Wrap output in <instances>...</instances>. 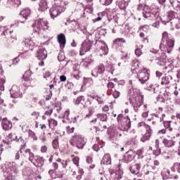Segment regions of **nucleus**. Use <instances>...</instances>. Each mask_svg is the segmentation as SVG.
<instances>
[{"instance_id": "obj_11", "label": "nucleus", "mask_w": 180, "mask_h": 180, "mask_svg": "<svg viewBox=\"0 0 180 180\" xmlns=\"http://www.w3.org/2000/svg\"><path fill=\"white\" fill-rule=\"evenodd\" d=\"M91 47L92 42L89 39L84 40V42L82 44V47L80 49V56H84L85 53H87V51H89V50H91Z\"/></svg>"}, {"instance_id": "obj_36", "label": "nucleus", "mask_w": 180, "mask_h": 180, "mask_svg": "<svg viewBox=\"0 0 180 180\" xmlns=\"http://www.w3.org/2000/svg\"><path fill=\"white\" fill-rule=\"evenodd\" d=\"M120 9L122 11H126V8H127V2L126 1H120L117 2Z\"/></svg>"}, {"instance_id": "obj_10", "label": "nucleus", "mask_w": 180, "mask_h": 180, "mask_svg": "<svg viewBox=\"0 0 180 180\" xmlns=\"http://www.w3.org/2000/svg\"><path fill=\"white\" fill-rule=\"evenodd\" d=\"M139 81L143 84H146L148 79H150V74L147 68H143L141 70H139V72L137 75Z\"/></svg>"}, {"instance_id": "obj_17", "label": "nucleus", "mask_w": 180, "mask_h": 180, "mask_svg": "<svg viewBox=\"0 0 180 180\" xmlns=\"http://www.w3.org/2000/svg\"><path fill=\"white\" fill-rule=\"evenodd\" d=\"M23 46L29 50H33V48L36 46V43L32 39V38H26L22 42Z\"/></svg>"}, {"instance_id": "obj_33", "label": "nucleus", "mask_w": 180, "mask_h": 180, "mask_svg": "<svg viewBox=\"0 0 180 180\" xmlns=\"http://www.w3.org/2000/svg\"><path fill=\"white\" fill-rule=\"evenodd\" d=\"M139 64H140V63L137 60H134V61H132L131 71H132L133 74H134V72H137V70H139Z\"/></svg>"}, {"instance_id": "obj_62", "label": "nucleus", "mask_w": 180, "mask_h": 180, "mask_svg": "<svg viewBox=\"0 0 180 180\" xmlns=\"http://www.w3.org/2000/svg\"><path fill=\"white\" fill-rule=\"evenodd\" d=\"M31 115L34 116L35 119H39V117L40 116V112L34 111L31 114Z\"/></svg>"}, {"instance_id": "obj_61", "label": "nucleus", "mask_w": 180, "mask_h": 180, "mask_svg": "<svg viewBox=\"0 0 180 180\" xmlns=\"http://www.w3.org/2000/svg\"><path fill=\"white\" fill-rule=\"evenodd\" d=\"M112 96H113V98H115V99H117V98H119V96H120V92H119L117 91H115L112 93Z\"/></svg>"}, {"instance_id": "obj_4", "label": "nucleus", "mask_w": 180, "mask_h": 180, "mask_svg": "<svg viewBox=\"0 0 180 180\" xmlns=\"http://www.w3.org/2000/svg\"><path fill=\"white\" fill-rule=\"evenodd\" d=\"M117 119L119 123V130H121V131H127L129 129H130L131 122L129 117H124L122 115L120 114Z\"/></svg>"}, {"instance_id": "obj_24", "label": "nucleus", "mask_w": 180, "mask_h": 180, "mask_svg": "<svg viewBox=\"0 0 180 180\" xmlns=\"http://www.w3.org/2000/svg\"><path fill=\"white\" fill-rule=\"evenodd\" d=\"M58 41L61 49H64V47H65V43H66L65 35L64 34H58Z\"/></svg>"}, {"instance_id": "obj_2", "label": "nucleus", "mask_w": 180, "mask_h": 180, "mask_svg": "<svg viewBox=\"0 0 180 180\" xmlns=\"http://www.w3.org/2000/svg\"><path fill=\"white\" fill-rule=\"evenodd\" d=\"M168 37V33L167 32L162 33V39L160 45V49L162 52L160 58H157L158 62L157 64L160 67L165 65V61H167V53L171 54L172 50H174V46L175 42L173 39H167Z\"/></svg>"}, {"instance_id": "obj_6", "label": "nucleus", "mask_w": 180, "mask_h": 180, "mask_svg": "<svg viewBox=\"0 0 180 180\" xmlns=\"http://www.w3.org/2000/svg\"><path fill=\"white\" fill-rule=\"evenodd\" d=\"M49 22L44 19H38L35 20L34 24L32 25L34 32L35 33H40V30H47L49 29Z\"/></svg>"}, {"instance_id": "obj_23", "label": "nucleus", "mask_w": 180, "mask_h": 180, "mask_svg": "<svg viewBox=\"0 0 180 180\" xmlns=\"http://www.w3.org/2000/svg\"><path fill=\"white\" fill-rule=\"evenodd\" d=\"M140 169H141V166L139 163L132 165L129 168V171L133 175H139V174H140Z\"/></svg>"}, {"instance_id": "obj_21", "label": "nucleus", "mask_w": 180, "mask_h": 180, "mask_svg": "<svg viewBox=\"0 0 180 180\" xmlns=\"http://www.w3.org/2000/svg\"><path fill=\"white\" fill-rule=\"evenodd\" d=\"M48 8H49V4L47 3V0H40L39 3V8H38L39 12H46Z\"/></svg>"}, {"instance_id": "obj_50", "label": "nucleus", "mask_w": 180, "mask_h": 180, "mask_svg": "<svg viewBox=\"0 0 180 180\" xmlns=\"http://www.w3.org/2000/svg\"><path fill=\"white\" fill-rule=\"evenodd\" d=\"M93 1L94 0H86V4H88L87 5H86V6L89 9H92V5H94V3H92Z\"/></svg>"}, {"instance_id": "obj_7", "label": "nucleus", "mask_w": 180, "mask_h": 180, "mask_svg": "<svg viewBox=\"0 0 180 180\" xmlns=\"http://www.w3.org/2000/svg\"><path fill=\"white\" fill-rule=\"evenodd\" d=\"M25 88L22 86L13 85L10 90L11 96L14 99L22 98Z\"/></svg>"}, {"instance_id": "obj_29", "label": "nucleus", "mask_w": 180, "mask_h": 180, "mask_svg": "<svg viewBox=\"0 0 180 180\" xmlns=\"http://www.w3.org/2000/svg\"><path fill=\"white\" fill-rule=\"evenodd\" d=\"M129 95L132 98H136V96H141V95H140V91H139V89L134 88H131L129 89Z\"/></svg>"}, {"instance_id": "obj_56", "label": "nucleus", "mask_w": 180, "mask_h": 180, "mask_svg": "<svg viewBox=\"0 0 180 180\" xmlns=\"http://www.w3.org/2000/svg\"><path fill=\"white\" fill-rule=\"evenodd\" d=\"M75 128H74V127H66V130H67V133L68 134H71V133H74V130H75Z\"/></svg>"}, {"instance_id": "obj_30", "label": "nucleus", "mask_w": 180, "mask_h": 180, "mask_svg": "<svg viewBox=\"0 0 180 180\" xmlns=\"http://www.w3.org/2000/svg\"><path fill=\"white\" fill-rule=\"evenodd\" d=\"M172 81V76H165L162 77V81L160 82L161 85H169V82Z\"/></svg>"}, {"instance_id": "obj_57", "label": "nucleus", "mask_w": 180, "mask_h": 180, "mask_svg": "<svg viewBox=\"0 0 180 180\" xmlns=\"http://www.w3.org/2000/svg\"><path fill=\"white\" fill-rule=\"evenodd\" d=\"M4 176H6L4 180H11V179H13V178H15V176H12L11 175H9V174H5V170L4 171Z\"/></svg>"}, {"instance_id": "obj_59", "label": "nucleus", "mask_w": 180, "mask_h": 180, "mask_svg": "<svg viewBox=\"0 0 180 180\" xmlns=\"http://www.w3.org/2000/svg\"><path fill=\"white\" fill-rule=\"evenodd\" d=\"M169 2L173 8H176V6H179L178 1L174 0H169Z\"/></svg>"}, {"instance_id": "obj_1", "label": "nucleus", "mask_w": 180, "mask_h": 180, "mask_svg": "<svg viewBox=\"0 0 180 180\" xmlns=\"http://www.w3.org/2000/svg\"><path fill=\"white\" fill-rule=\"evenodd\" d=\"M26 147V144L21 145L20 150H17L14 155L15 162H8L6 165V169L4 174H8V175L17 176L18 174L22 171V167L25 164L23 160V148Z\"/></svg>"}, {"instance_id": "obj_35", "label": "nucleus", "mask_w": 180, "mask_h": 180, "mask_svg": "<svg viewBox=\"0 0 180 180\" xmlns=\"http://www.w3.org/2000/svg\"><path fill=\"white\" fill-rule=\"evenodd\" d=\"M85 102V96H79L77 98L73 100L74 105H79V103H84Z\"/></svg>"}, {"instance_id": "obj_49", "label": "nucleus", "mask_w": 180, "mask_h": 180, "mask_svg": "<svg viewBox=\"0 0 180 180\" xmlns=\"http://www.w3.org/2000/svg\"><path fill=\"white\" fill-rule=\"evenodd\" d=\"M114 43H115L116 44H119V43H126V39L123 38H117L114 41Z\"/></svg>"}, {"instance_id": "obj_47", "label": "nucleus", "mask_w": 180, "mask_h": 180, "mask_svg": "<svg viewBox=\"0 0 180 180\" xmlns=\"http://www.w3.org/2000/svg\"><path fill=\"white\" fill-rule=\"evenodd\" d=\"M5 82V79H0V91H5V86H4Z\"/></svg>"}, {"instance_id": "obj_51", "label": "nucleus", "mask_w": 180, "mask_h": 180, "mask_svg": "<svg viewBox=\"0 0 180 180\" xmlns=\"http://www.w3.org/2000/svg\"><path fill=\"white\" fill-rule=\"evenodd\" d=\"M52 146L54 150L58 148V140L54 139L52 142Z\"/></svg>"}, {"instance_id": "obj_54", "label": "nucleus", "mask_w": 180, "mask_h": 180, "mask_svg": "<svg viewBox=\"0 0 180 180\" xmlns=\"http://www.w3.org/2000/svg\"><path fill=\"white\" fill-rule=\"evenodd\" d=\"M84 82H89L90 84V85H93L94 84V79H92V78L91 77H84Z\"/></svg>"}, {"instance_id": "obj_3", "label": "nucleus", "mask_w": 180, "mask_h": 180, "mask_svg": "<svg viewBox=\"0 0 180 180\" xmlns=\"http://www.w3.org/2000/svg\"><path fill=\"white\" fill-rule=\"evenodd\" d=\"M65 5L66 4L64 1L56 3L49 10L51 18L54 19V18H57L60 13L64 12V11H65Z\"/></svg>"}, {"instance_id": "obj_58", "label": "nucleus", "mask_w": 180, "mask_h": 180, "mask_svg": "<svg viewBox=\"0 0 180 180\" xmlns=\"http://www.w3.org/2000/svg\"><path fill=\"white\" fill-rule=\"evenodd\" d=\"M72 162L75 164V165H76V167L79 166V158H75L72 159Z\"/></svg>"}, {"instance_id": "obj_32", "label": "nucleus", "mask_w": 180, "mask_h": 180, "mask_svg": "<svg viewBox=\"0 0 180 180\" xmlns=\"http://www.w3.org/2000/svg\"><path fill=\"white\" fill-rule=\"evenodd\" d=\"M146 91L152 92V94H158L159 88L158 86L154 84H150L149 86L146 88Z\"/></svg>"}, {"instance_id": "obj_15", "label": "nucleus", "mask_w": 180, "mask_h": 180, "mask_svg": "<svg viewBox=\"0 0 180 180\" xmlns=\"http://www.w3.org/2000/svg\"><path fill=\"white\" fill-rule=\"evenodd\" d=\"M134 157H136V153H134L133 150H129L124 155L123 161L126 164H129V162H131V161H133V160H134Z\"/></svg>"}, {"instance_id": "obj_19", "label": "nucleus", "mask_w": 180, "mask_h": 180, "mask_svg": "<svg viewBox=\"0 0 180 180\" xmlns=\"http://www.w3.org/2000/svg\"><path fill=\"white\" fill-rule=\"evenodd\" d=\"M1 126L4 130L8 131V130H11L12 129V124L8 120V118L4 117L1 122Z\"/></svg>"}, {"instance_id": "obj_8", "label": "nucleus", "mask_w": 180, "mask_h": 180, "mask_svg": "<svg viewBox=\"0 0 180 180\" xmlns=\"http://www.w3.org/2000/svg\"><path fill=\"white\" fill-rule=\"evenodd\" d=\"M129 103L135 112H139L140 106L143 105V96H136V97L129 98Z\"/></svg>"}, {"instance_id": "obj_18", "label": "nucleus", "mask_w": 180, "mask_h": 180, "mask_svg": "<svg viewBox=\"0 0 180 180\" xmlns=\"http://www.w3.org/2000/svg\"><path fill=\"white\" fill-rule=\"evenodd\" d=\"M162 122V119L160 118L157 114H151V117L148 119V122H150L151 126L157 124V122Z\"/></svg>"}, {"instance_id": "obj_5", "label": "nucleus", "mask_w": 180, "mask_h": 180, "mask_svg": "<svg viewBox=\"0 0 180 180\" xmlns=\"http://www.w3.org/2000/svg\"><path fill=\"white\" fill-rule=\"evenodd\" d=\"M167 20H162V23H163V25H166L170 22L172 26H178V23H179L180 20V15L175 11H171L167 12Z\"/></svg>"}, {"instance_id": "obj_41", "label": "nucleus", "mask_w": 180, "mask_h": 180, "mask_svg": "<svg viewBox=\"0 0 180 180\" xmlns=\"http://www.w3.org/2000/svg\"><path fill=\"white\" fill-rule=\"evenodd\" d=\"M49 126L50 127V129H53V127H56V126H57V124H58V122L55 120L54 119H50L49 120Z\"/></svg>"}, {"instance_id": "obj_53", "label": "nucleus", "mask_w": 180, "mask_h": 180, "mask_svg": "<svg viewBox=\"0 0 180 180\" xmlns=\"http://www.w3.org/2000/svg\"><path fill=\"white\" fill-rule=\"evenodd\" d=\"M56 178H63L64 176V173L63 172H56L55 174Z\"/></svg>"}, {"instance_id": "obj_55", "label": "nucleus", "mask_w": 180, "mask_h": 180, "mask_svg": "<svg viewBox=\"0 0 180 180\" xmlns=\"http://www.w3.org/2000/svg\"><path fill=\"white\" fill-rule=\"evenodd\" d=\"M110 22H114L115 26H117V25H119V18L117 17H113V18L110 20Z\"/></svg>"}, {"instance_id": "obj_38", "label": "nucleus", "mask_w": 180, "mask_h": 180, "mask_svg": "<svg viewBox=\"0 0 180 180\" xmlns=\"http://www.w3.org/2000/svg\"><path fill=\"white\" fill-rule=\"evenodd\" d=\"M7 4H8V5H12L14 8H19L20 0H8Z\"/></svg>"}, {"instance_id": "obj_60", "label": "nucleus", "mask_w": 180, "mask_h": 180, "mask_svg": "<svg viewBox=\"0 0 180 180\" xmlns=\"http://www.w3.org/2000/svg\"><path fill=\"white\" fill-rule=\"evenodd\" d=\"M135 54L137 57H140V56H141V54H143V53L141 52V49L137 48L135 50Z\"/></svg>"}, {"instance_id": "obj_63", "label": "nucleus", "mask_w": 180, "mask_h": 180, "mask_svg": "<svg viewBox=\"0 0 180 180\" xmlns=\"http://www.w3.org/2000/svg\"><path fill=\"white\" fill-rule=\"evenodd\" d=\"M90 64H91V61H89V59H86L84 61V67H86V68H87V67H89Z\"/></svg>"}, {"instance_id": "obj_31", "label": "nucleus", "mask_w": 180, "mask_h": 180, "mask_svg": "<svg viewBox=\"0 0 180 180\" xmlns=\"http://www.w3.org/2000/svg\"><path fill=\"white\" fill-rule=\"evenodd\" d=\"M98 18L93 20V22L95 23L96 22H99L106 18H108V14H106L105 12L99 13L98 14Z\"/></svg>"}, {"instance_id": "obj_34", "label": "nucleus", "mask_w": 180, "mask_h": 180, "mask_svg": "<svg viewBox=\"0 0 180 180\" xmlns=\"http://www.w3.org/2000/svg\"><path fill=\"white\" fill-rule=\"evenodd\" d=\"M20 16H22V18L26 20L27 19L28 16H30V9L29 8H25L22 10L20 13Z\"/></svg>"}, {"instance_id": "obj_27", "label": "nucleus", "mask_w": 180, "mask_h": 180, "mask_svg": "<svg viewBox=\"0 0 180 180\" xmlns=\"http://www.w3.org/2000/svg\"><path fill=\"white\" fill-rule=\"evenodd\" d=\"M101 164H103V165H110V164H112V159L110 158V154H105L103 157Z\"/></svg>"}, {"instance_id": "obj_43", "label": "nucleus", "mask_w": 180, "mask_h": 180, "mask_svg": "<svg viewBox=\"0 0 180 180\" xmlns=\"http://www.w3.org/2000/svg\"><path fill=\"white\" fill-rule=\"evenodd\" d=\"M49 175L51 178V179H56L57 177H56V170L54 169H50L48 172Z\"/></svg>"}, {"instance_id": "obj_12", "label": "nucleus", "mask_w": 180, "mask_h": 180, "mask_svg": "<svg viewBox=\"0 0 180 180\" xmlns=\"http://www.w3.org/2000/svg\"><path fill=\"white\" fill-rule=\"evenodd\" d=\"M103 72H105V65L101 63L91 71V75L92 77H95V78H96L99 75H102Z\"/></svg>"}, {"instance_id": "obj_39", "label": "nucleus", "mask_w": 180, "mask_h": 180, "mask_svg": "<svg viewBox=\"0 0 180 180\" xmlns=\"http://www.w3.org/2000/svg\"><path fill=\"white\" fill-rule=\"evenodd\" d=\"M32 76V71L30 70H27L25 74L23 75V78L25 79V81L28 82V81H30V77Z\"/></svg>"}, {"instance_id": "obj_20", "label": "nucleus", "mask_w": 180, "mask_h": 180, "mask_svg": "<svg viewBox=\"0 0 180 180\" xmlns=\"http://www.w3.org/2000/svg\"><path fill=\"white\" fill-rule=\"evenodd\" d=\"M163 124L168 131H175L176 129L174 128V126L176 124V122H172L171 121H165L163 122Z\"/></svg>"}, {"instance_id": "obj_22", "label": "nucleus", "mask_w": 180, "mask_h": 180, "mask_svg": "<svg viewBox=\"0 0 180 180\" xmlns=\"http://www.w3.org/2000/svg\"><path fill=\"white\" fill-rule=\"evenodd\" d=\"M38 60H46L47 58V51L45 49H41L37 52Z\"/></svg>"}, {"instance_id": "obj_16", "label": "nucleus", "mask_w": 180, "mask_h": 180, "mask_svg": "<svg viewBox=\"0 0 180 180\" xmlns=\"http://www.w3.org/2000/svg\"><path fill=\"white\" fill-rule=\"evenodd\" d=\"M146 133L141 139V141H142V143H146L147 140H150V138L151 137V134L153 133V130L151 129V127H150V125L148 124L146 125Z\"/></svg>"}, {"instance_id": "obj_44", "label": "nucleus", "mask_w": 180, "mask_h": 180, "mask_svg": "<svg viewBox=\"0 0 180 180\" xmlns=\"http://www.w3.org/2000/svg\"><path fill=\"white\" fill-rule=\"evenodd\" d=\"M139 30H143L145 33H148V32H150V26L147 25H143L139 28Z\"/></svg>"}, {"instance_id": "obj_46", "label": "nucleus", "mask_w": 180, "mask_h": 180, "mask_svg": "<svg viewBox=\"0 0 180 180\" xmlns=\"http://www.w3.org/2000/svg\"><path fill=\"white\" fill-rule=\"evenodd\" d=\"M58 60L60 62L64 61L65 60V55H64L63 52L59 53V54L58 56Z\"/></svg>"}, {"instance_id": "obj_13", "label": "nucleus", "mask_w": 180, "mask_h": 180, "mask_svg": "<svg viewBox=\"0 0 180 180\" xmlns=\"http://www.w3.org/2000/svg\"><path fill=\"white\" fill-rule=\"evenodd\" d=\"M73 140L76 143V147H77V148H79L80 150H82V148H84V146L86 144L85 140H84L82 136H81L80 135L75 136L73 137Z\"/></svg>"}, {"instance_id": "obj_52", "label": "nucleus", "mask_w": 180, "mask_h": 180, "mask_svg": "<svg viewBox=\"0 0 180 180\" xmlns=\"http://www.w3.org/2000/svg\"><path fill=\"white\" fill-rule=\"evenodd\" d=\"M0 32H2V36H6L8 34V30H5V27L0 25Z\"/></svg>"}, {"instance_id": "obj_45", "label": "nucleus", "mask_w": 180, "mask_h": 180, "mask_svg": "<svg viewBox=\"0 0 180 180\" xmlns=\"http://www.w3.org/2000/svg\"><path fill=\"white\" fill-rule=\"evenodd\" d=\"M29 137H31V139H33L35 141H37V136H36V134H34L32 130H29L28 132Z\"/></svg>"}, {"instance_id": "obj_42", "label": "nucleus", "mask_w": 180, "mask_h": 180, "mask_svg": "<svg viewBox=\"0 0 180 180\" xmlns=\"http://www.w3.org/2000/svg\"><path fill=\"white\" fill-rule=\"evenodd\" d=\"M172 171H173V172H178V174H180V163H174L173 167L172 168Z\"/></svg>"}, {"instance_id": "obj_9", "label": "nucleus", "mask_w": 180, "mask_h": 180, "mask_svg": "<svg viewBox=\"0 0 180 180\" xmlns=\"http://www.w3.org/2000/svg\"><path fill=\"white\" fill-rule=\"evenodd\" d=\"M110 172V180H120L123 178V171L120 169V165H118L117 169L115 170L113 169H110L109 170Z\"/></svg>"}, {"instance_id": "obj_26", "label": "nucleus", "mask_w": 180, "mask_h": 180, "mask_svg": "<svg viewBox=\"0 0 180 180\" xmlns=\"http://www.w3.org/2000/svg\"><path fill=\"white\" fill-rule=\"evenodd\" d=\"M23 156L28 157V161H30V162H32L36 155H34V153H33L30 149H26L25 150V154H23Z\"/></svg>"}, {"instance_id": "obj_37", "label": "nucleus", "mask_w": 180, "mask_h": 180, "mask_svg": "<svg viewBox=\"0 0 180 180\" xmlns=\"http://www.w3.org/2000/svg\"><path fill=\"white\" fill-rule=\"evenodd\" d=\"M95 46H98L99 49L102 51L106 49V44L103 41L96 40Z\"/></svg>"}, {"instance_id": "obj_28", "label": "nucleus", "mask_w": 180, "mask_h": 180, "mask_svg": "<svg viewBox=\"0 0 180 180\" xmlns=\"http://www.w3.org/2000/svg\"><path fill=\"white\" fill-rule=\"evenodd\" d=\"M162 143H164V146H165L168 148H169L171 147H174V146H175V141H174L172 139H164L162 140Z\"/></svg>"}, {"instance_id": "obj_64", "label": "nucleus", "mask_w": 180, "mask_h": 180, "mask_svg": "<svg viewBox=\"0 0 180 180\" xmlns=\"http://www.w3.org/2000/svg\"><path fill=\"white\" fill-rule=\"evenodd\" d=\"M169 96V93L165 91L163 94V101H167Z\"/></svg>"}, {"instance_id": "obj_25", "label": "nucleus", "mask_w": 180, "mask_h": 180, "mask_svg": "<svg viewBox=\"0 0 180 180\" xmlns=\"http://www.w3.org/2000/svg\"><path fill=\"white\" fill-rule=\"evenodd\" d=\"M143 16L146 19H148L149 20H155L157 17H155V14L151 13L150 11H144L143 13Z\"/></svg>"}, {"instance_id": "obj_14", "label": "nucleus", "mask_w": 180, "mask_h": 180, "mask_svg": "<svg viewBox=\"0 0 180 180\" xmlns=\"http://www.w3.org/2000/svg\"><path fill=\"white\" fill-rule=\"evenodd\" d=\"M31 162L37 168H41V167L44 165V158L43 157L35 155Z\"/></svg>"}, {"instance_id": "obj_40", "label": "nucleus", "mask_w": 180, "mask_h": 180, "mask_svg": "<svg viewBox=\"0 0 180 180\" xmlns=\"http://www.w3.org/2000/svg\"><path fill=\"white\" fill-rule=\"evenodd\" d=\"M97 117L101 122H106L108 120V115L105 113L97 114Z\"/></svg>"}, {"instance_id": "obj_48", "label": "nucleus", "mask_w": 180, "mask_h": 180, "mask_svg": "<svg viewBox=\"0 0 180 180\" xmlns=\"http://www.w3.org/2000/svg\"><path fill=\"white\" fill-rule=\"evenodd\" d=\"M101 5L108 6L110 4H112V0H100Z\"/></svg>"}]
</instances>
